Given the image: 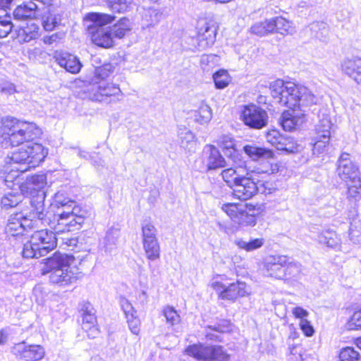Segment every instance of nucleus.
<instances>
[{
  "instance_id": "nucleus-25",
  "label": "nucleus",
  "mask_w": 361,
  "mask_h": 361,
  "mask_svg": "<svg viewBox=\"0 0 361 361\" xmlns=\"http://www.w3.org/2000/svg\"><path fill=\"white\" fill-rule=\"evenodd\" d=\"M163 13L159 10L149 8L145 9L142 15V27L143 29L157 25L162 19Z\"/></svg>"
},
{
  "instance_id": "nucleus-34",
  "label": "nucleus",
  "mask_w": 361,
  "mask_h": 361,
  "mask_svg": "<svg viewBox=\"0 0 361 361\" xmlns=\"http://www.w3.org/2000/svg\"><path fill=\"white\" fill-rule=\"evenodd\" d=\"M119 233V229L115 227H111L106 231L102 242L105 251H111L116 247Z\"/></svg>"
},
{
  "instance_id": "nucleus-1",
  "label": "nucleus",
  "mask_w": 361,
  "mask_h": 361,
  "mask_svg": "<svg viewBox=\"0 0 361 361\" xmlns=\"http://www.w3.org/2000/svg\"><path fill=\"white\" fill-rule=\"evenodd\" d=\"M271 96L281 105L290 109L284 111L280 123L286 131L300 127L307 120V114L302 106L316 104L318 98L307 87L290 81L278 79L270 83Z\"/></svg>"
},
{
  "instance_id": "nucleus-40",
  "label": "nucleus",
  "mask_w": 361,
  "mask_h": 361,
  "mask_svg": "<svg viewBox=\"0 0 361 361\" xmlns=\"http://www.w3.org/2000/svg\"><path fill=\"white\" fill-rule=\"evenodd\" d=\"M25 184L27 189L39 190L46 185V176L44 174H36L28 177Z\"/></svg>"
},
{
  "instance_id": "nucleus-20",
  "label": "nucleus",
  "mask_w": 361,
  "mask_h": 361,
  "mask_svg": "<svg viewBox=\"0 0 361 361\" xmlns=\"http://www.w3.org/2000/svg\"><path fill=\"white\" fill-rule=\"evenodd\" d=\"M82 328L90 338H95L99 334V329L96 326L97 318L94 308L90 303L84 305L82 307Z\"/></svg>"
},
{
  "instance_id": "nucleus-50",
  "label": "nucleus",
  "mask_w": 361,
  "mask_h": 361,
  "mask_svg": "<svg viewBox=\"0 0 361 361\" xmlns=\"http://www.w3.org/2000/svg\"><path fill=\"white\" fill-rule=\"evenodd\" d=\"M111 33H112V37H115L117 38H123L126 32L129 30L128 27L126 25L124 24L123 20L118 23L114 25L113 27H110Z\"/></svg>"
},
{
  "instance_id": "nucleus-62",
  "label": "nucleus",
  "mask_w": 361,
  "mask_h": 361,
  "mask_svg": "<svg viewBox=\"0 0 361 361\" xmlns=\"http://www.w3.org/2000/svg\"><path fill=\"white\" fill-rule=\"evenodd\" d=\"M292 313L295 317L299 318L300 320L307 319L306 317L309 315L308 312L300 307H294L292 310Z\"/></svg>"
},
{
  "instance_id": "nucleus-59",
  "label": "nucleus",
  "mask_w": 361,
  "mask_h": 361,
  "mask_svg": "<svg viewBox=\"0 0 361 361\" xmlns=\"http://www.w3.org/2000/svg\"><path fill=\"white\" fill-rule=\"evenodd\" d=\"M300 326L302 332L307 336H312L314 333L312 326L307 319L300 320Z\"/></svg>"
},
{
  "instance_id": "nucleus-56",
  "label": "nucleus",
  "mask_w": 361,
  "mask_h": 361,
  "mask_svg": "<svg viewBox=\"0 0 361 361\" xmlns=\"http://www.w3.org/2000/svg\"><path fill=\"white\" fill-rule=\"evenodd\" d=\"M208 329L219 333L229 332L231 331V324L228 320H222L216 325L209 326Z\"/></svg>"
},
{
  "instance_id": "nucleus-19",
  "label": "nucleus",
  "mask_w": 361,
  "mask_h": 361,
  "mask_svg": "<svg viewBox=\"0 0 361 361\" xmlns=\"http://www.w3.org/2000/svg\"><path fill=\"white\" fill-rule=\"evenodd\" d=\"M233 188L234 196L242 200L251 198L257 191L256 183L251 178L245 176Z\"/></svg>"
},
{
  "instance_id": "nucleus-63",
  "label": "nucleus",
  "mask_w": 361,
  "mask_h": 361,
  "mask_svg": "<svg viewBox=\"0 0 361 361\" xmlns=\"http://www.w3.org/2000/svg\"><path fill=\"white\" fill-rule=\"evenodd\" d=\"M290 353L295 356V361H300L302 360V353H301V349L300 346L298 345H293L289 348Z\"/></svg>"
},
{
  "instance_id": "nucleus-30",
  "label": "nucleus",
  "mask_w": 361,
  "mask_h": 361,
  "mask_svg": "<svg viewBox=\"0 0 361 361\" xmlns=\"http://www.w3.org/2000/svg\"><path fill=\"white\" fill-rule=\"evenodd\" d=\"M178 138L180 146L189 151L195 149L197 145V138L193 133L188 128H180Z\"/></svg>"
},
{
  "instance_id": "nucleus-43",
  "label": "nucleus",
  "mask_w": 361,
  "mask_h": 361,
  "mask_svg": "<svg viewBox=\"0 0 361 361\" xmlns=\"http://www.w3.org/2000/svg\"><path fill=\"white\" fill-rule=\"evenodd\" d=\"M109 8L117 13H124L132 5L133 0H106Z\"/></svg>"
},
{
  "instance_id": "nucleus-4",
  "label": "nucleus",
  "mask_w": 361,
  "mask_h": 361,
  "mask_svg": "<svg viewBox=\"0 0 361 361\" xmlns=\"http://www.w3.org/2000/svg\"><path fill=\"white\" fill-rule=\"evenodd\" d=\"M2 125L0 138L13 146L30 142L42 134L41 129L35 123L21 121L13 117L4 118Z\"/></svg>"
},
{
  "instance_id": "nucleus-17",
  "label": "nucleus",
  "mask_w": 361,
  "mask_h": 361,
  "mask_svg": "<svg viewBox=\"0 0 361 361\" xmlns=\"http://www.w3.org/2000/svg\"><path fill=\"white\" fill-rule=\"evenodd\" d=\"M341 72L351 78L357 84L361 83V59L352 56L345 57L340 64Z\"/></svg>"
},
{
  "instance_id": "nucleus-13",
  "label": "nucleus",
  "mask_w": 361,
  "mask_h": 361,
  "mask_svg": "<svg viewBox=\"0 0 361 361\" xmlns=\"http://www.w3.org/2000/svg\"><path fill=\"white\" fill-rule=\"evenodd\" d=\"M211 286L219 294L221 299L235 300L250 294V288L245 282L238 281L226 286L219 281L212 282Z\"/></svg>"
},
{
  "instance_id": "nucleus-23",
  "label": "nucleus",
  "mask_w": 361,
  "mask_h": 361,
  "mask_svg": "<svg viewBox=\"0 0 361 361\" xmlns=\"http://www.w3.org/2000/svg\"><path fill=\"white\" fill-rule=\"evenodd\" d=\"M318 123L315 126L317 135L319 138H330L333 123L326 109L320 110L318 114Z\"/></svg>"
},
{
  "instance_id": "nucleus-16",
  "label": "nucleus",
  "mask_w": 361,
  "mask_h": 361,
  "mask_svg": "<svg viewBox=\"0 0 361 361\" xmlns=\"http://www.w3.org/2000/svg\"><path fill=\"white\" fill-rule=\"evenodd\" d=\"M203 161L208 170L226 166V161L219 150L212 145H207L203 149Z\"/></svg>"
},
{
  "instance_id": "nucleus-41",
  "label": "nucleus",
  "mask_w": 361,
  "mask_h": 361,
  "mask_svg": "<svg viewBox=\"0 0 361 361\" xmlns=\"http://www.w3.org/2000/svg\"><path fill=\"white\" fill-rule=\"evenodd\" d=\"M23 195L20 193L9 192L1 199V204L4 209H8L16 207L22 202Z\"/></svg>"
},
{
  "instance_id": "nucleus-7",
  "label": "nucleus",
  "mask_w": 361,
  "mask_h": 361,
  "mask_svg": "<svg viewBox=\"0 0 361 361\" xmlns=\"http://www.w3.org/2000/svg\"><path fill=\"white\" fill-rule=\"evenodd\" d=\"M87 18L91 21L88 25V30L91 35V39L96 45L109 48L114 44L112 33L110 27H106L108 23L114 20V17L105 13H90Z\"/></svg>"
},
{
  "instance_id": "nucleus-44",
  "label": "nucleus",
  "mask_w": 361,
  "mask_h": 361,
  "mask_svg": "<svg viewBox=\"0 0 361 361\" xmlns=\"http://www.w3.org/2000/svg\"><path fill=\"white\" fill-rule=\"evenodd\" d=\"M215 86L218 89L225 88L231 82V78L226 71L221 70L213 75Z\"/></svg>"
},
{
  "instance_id": "nucleus-3",
  "label": "nucleus",
  "mask_w": 361,
  "mask_h": 361,
  "mask_svg": "<svg viewBox=\"0 0 361 361\" xmlns=\"http://www.w3.org/2000/svg\"><path fill=\"white\" fill-rule=\"evenodd\" d=\"M34 209L32 210L31 216L37 218L38 220L47 224L56 233L70 231L78 228L85 221L86 211L80 210L75 204L72 208L64 207L63 211H57L54 214L51 212L44 213V204L42 202L32 204Z\"/></svg>"
},
{
  "instance_id": "nucleus-2",
  "label": "nucleus",
  "mask_w": 361,
  "mask_h": 361,
  "mask_svg": "<svg viewBox=\"0 0 361 361\" xmlns=\"http://www.w3.org/2000/svg\"><path fill=\"white\" fill-rule=\"evenodd\" d=\"M42 274H48L52 284L63 288L75 283L83 276L77 267L75 258L72 255L61 252H55L44 259Z\"/></svg>"
},
{
  "instance_id": "nucleus-52",
  "label": "nucleus",
  "mask_w": 361,
  "mask_h": 361,
  "mask_svg": "<svg viewBox=\"0 0 361 361\" xmlns=\"http://www.w3.org/2000/svg\"><path fill=\"white\" fill-rule=\"evenodd\" d=\"M330 138H319L318 135L316 137V141L313 145L312 151L314 154H319L326 151L329 145Z\"/></svg>"
},
{
  "instance_id": "nucleus-53",
  "label": "nucleus",
  "mask_w": 361,
  "mask_h": 361,
  "mask_svg": "<svg viewBox=\"0 0 361 361\" xmlns=\"http://www.w3.org/2000/svg\"><path fill=\"white\" fill-rule=\"evenodd\" d=\"M301 265L298 262H289L285 267V276L288 275L292 277H297L301 272Z\"/></svg>"
},
{
  "instance_id": "nucleus-55",
  "label": "nucleus",
  "mask_w": 361,
  "mask_h": 361,
  "mask_svg": "<svg viewBox=\"0 0 361 361\" xmlns=\"http://www.w3.org/2000/svg\"><path fill=\"white\" fill-rule=\"evenodd\" d=\"M113 71V66L111 64H105L102 66L95 68L94 74L98 79H105Z\"/></svg>"
},
{
  "instance_id": "nucleus-54",
  "label": "nucleus",
  "mask_w": 361,
  "mask_h": 361,
  "mask_svg": "<svg viewBox=\"0 0 361 361\" xmlns=\"http://www.w3.org/2000/svg\"><path fill=\"white\" fill-rule=\"evenodd\" d=\"M302 147L295 144L293 139L286 137V141L283 142V146L279 150H284L290 153L298 152L301 150Z\"/></svg>"
},
{
  "instance_id": "nucleus-60",
  "label": "nucleus",
  "mask_w": 361,
  "mask_h": 361,
  "mask_svg": "<svg viewBox=\"0 0 361 361\" xmlns=\"http://www.w3.org/2000/svg\"><path fill=\"white\" fill-rule=\"evenodd\" d=\"M16 92V87L13 83L8 82H0V92L6 94H13Z\"/></svg>"
},
{
  "instance_id": "nucleus-22",
  "label": "nucleus",
  "mask_w": 361,
  "mask_h": 361,
  "mask_svg": "<svg viewBox=\"0 0 361 361\" xmlns=\"http://www.w3.org/2000/svg\"><path fill=\"white\" fill-rule=\"evenodd\" d=\"M55 58L58 64L71 73H78L82 68V63L79 59L69 53L63 52L57 54Z\"/></svg>"
},
{
  "instance_id": "nucleus-21",
  "label": "nucleus",
  "mask_w": 361,
  "mask_h": 361,
  "mask_svg": "<svg viewBox=\"0 0 361 361\" xmlns=\"http://www.w3.org/2000/svg\"><path fill=\"white\" fill-rule=\"evenodd\" d=\"M121 305L125 314L129 329L133 334L138 335L141 322L137 316L136 311L129 301L125 298L121 300Z\"/></svg>"
},
{
  "instance_id": "nucleus-33",
  "label": "nucleus",
  "mask_w": 361,
  "mask_h": 361,
  "mask_svg": "<svg viewBox=\"0 0 361 361\" xmlns=\"http://www.w3.org/2000/svg\"><path fill=\"white\" fill-rule=\"evenodd\" d=\"M243 149L244 152L254 160H257L261 158L269 159L273 157V152L269 149L257 147L253 145H246Z\"/></svg>"
},
{
  "instance_id": "nucleus-15",
  "label": "nucleus",
  "mask_w": 361,
  "mask_h": 361,
  "mask_svg": "<svg viewBox=\"0 0 361 361\" xmlns=\"http://www.w3.org/2000/svg\"><path fill=\"white\" fill-rule=\"evenodd\" d=\"M27 171V167L14 163L10 159L8 165L4 166L1 177L8 188H13L16 185H20V175Z\"/></svg>"
},
{
  "instance_id": "nucleus-58",
  "label": "nucleus",
  "mask_w": 361,
  "mask_h": 361,
  "mask_svg": "<svg viewBox=\"0 0 361 361\" xmlns=\"http://www.w3.org/2000/svg\"><path fill=\"white\" fill-rule=\"evenodd\" d=\"M328 207L331 208L330 214L334 215L337 211L343 208V204L341 201H338L336 197H331L329 200Z\"/></svg>"
},
{
  "instance_id": "nucleus-46",
  "label": "nucleus",
  "mask_w": 361,
  "mask_h": 361,
  "mask_svg": "<svg viewBox=\"0 0 361 361\" xmlns=\"http://www.w3.org/2000/svg\"><path fill=\"white\" fill-rule=\"evenodd\" d=\"M339 361H360V354L353 348L346 347L341 350Z\"/></svg>"
},
{
  "instance_id": "nucleus-51",
  "label": "nucleus",
  "mask_w": 361,
  "mask_h": 361,
  "mask_svg": "<svg viewBox=\"0 0 361 361\" xmlns=\"http://www.w3.org/2000/svg\"><path fill=\"white\" fill-rule=\"evenodd\" d=\"M346 326L348 330L361 329V309L359 311L354 312L348 320Z\"/></svg>"
},
{
  "instance_id": "nucleus-48",
  "label": "nucleus",
  "mask_w": 361,
  "mask_h": 361,
  "mask_svg": "<svg viewBox=\"0 0 361 361\" xmlns=\"http://www.w3.org/2000/svg\"><path fill=\"white\" fill-rule=\"evenodd\" d=\"M101 91L102 94H103V101L106 97L116 96L121 93L119 87L112 83L103 82V87L101 89Z\"/></svg>"
},
{
  "instance_id": "nucleus-8",
  "label": "nucleus",
  "mask_w": 361,
  "mask_h": 361,
  "mask_svg": "<svg viewBox=\"0 0 361 361\" xmlns=\"http://www.w3.org/2000/svg\"><path fill=\"white\" fill-rule=\"evenodd\" d=\"M47 154V149L42 145L32 143L23 146L12 152L9 159L14 163H18L24 167H27L28 171L43 161Z\"/></svg>"
},
{
  "instance_id": "nucleus-12",
  "label": "nucleus",
  "mask_w": 361,
  "mask_h": 361,
  "mask_svg": "<svg viewBox=\"0 0 361 361\" xmlns=\"http://www.w3.org/2000/svg\"><path fill=\"white\" fill-rule=\"evenodd\" d=\"M240 118L245 125L253 129L264 128L269 119L267 111L255 104L244 106Z\"/></svg>"
},
{
  "instance_id": "nucleus-47",
  "label": "nucleus",
  "mask_w": 361,
  "mask_h": 361,
  "mask_svg": "<svg viewBox=\"0 0 361 361\" xmlns=\"http://www.w3.org/2000/svg\"><path fill=\"white\" fill-rule=\"evenodd\" d=\"M163 314L166 319V322L171 326L178 324L180 317L176 310L171 306H167L163 310Z\"/></svg>"
},
{
  "instance_id": "nucleus-49",
  "label": "nucleus",
  "mask_w": 361,
  "mask_h": 361,
  "mask_svg": "<svg viewBox=\"0 0 361 361\" xmlns=\"http://www.w3.org/2000/svg\"><path fill=\"white\" fill-rule=\"evenodd\" d=\"M12 27L11 17L2 18L0 16V38L6 37L11 32Z\"/></svg>"
},
{
  "instance_id": "nucleus-14",
  "label": "nucleus",
  "mask_w": 361,
  "mask_h": 361,
  "mask_svg": "<svg viewBox=\"0 0 361 361\" xmlns=\"http://www.w3.org/2000/svg\"><path fill=\"white\" fill-rule=\"evenodd\" d=\"M12 353L25 361H39L45 355V350L40 345H27L25 342L15 344Z\"/></svg>"
},
{
  "instance_id": "nucleus-57",
  "label": "nucleus",
  "mask_w": 361,
  "mask_h": 361,
  "mask_svg": "<svg viewBox=\"0 0 361 361\" xmlns=\"http://www.w3.org/2000/svg\"><path fill=\"white\" fill-rule=\"evenodd\" d=\"M75 204L73 201H71L67 198H63L62 195H56L55 198V205L58 208V211H60L61 209L64 207H68V208H72L73 205Z\"/></svg>"
},
{
  "instance_id": "nucleus-61",
  "label": "nucleus",
  "mask_w": 361,
  "mask_h": 361,
  "mask_svg": "<svg viewBox=\"0 0 361 361\" xmlns=\"http://www.w3.org/2000/svg\"><path fill=\"white\" fill-rule=\"evenodd\" d=\"M20 223H22V228H23L24 232L27 229L33 228L36 221L33 220L32 219L27 218L23 214V216L20 218Z\"/></svg>"
},
{
  "instance_id": "nucleus-31",
  "label": "nucleus",
  "mask_w": 361,
  "mask_h": 361,
  "mask_svg": "<svg viewBox=\"0 0 361 361\" xmlns=\"http://www.w3.org/2000/svg\"><path fill=\"white\" fill-rule=\"evenodd\" d=\"M23 214H16L14 216H11L8 224L5 227V232L8 236H18L23 233L22 228V223H20V218Z\"/></svg>"
},
{
  "instance_id": "nucleus-5",
  "label": "nucleus",
  "mask_w": 361,
  "mask_h": 361,
  "mask_svg": "<svg viewBox=\"0 0 361 361\" xmlns=\"http://www.w3.org/2000/svg\"><path fill=\"white\" fill-rule=\"evenodd\" d=\"M57 245L54 232L48 229L35 231L30 240L24 244L22 255L24 258H39L48 254Z\"/></svg>"
},
{
  "instance_id": "nucleus-45",
  "label": "nucleus",
  "mask_w": 361,
  "mask_h": 361,
  "mask_svg": "<svg viewBox=\"0 0 361 361\" xmlns=\"http://www.w3.org/2000/svg\"><path fill=\"white\" fill-rule=\"evenodd\" d=\"M157 239V228L149 221H145L142 225V242Z\"/></svg>"
},
{
  "instance_id": "nucleus-24",
  "label": "nucleus",
  "mask_w": 361,
  "mask_h": 361,
  "mask_svg": "<svg viewBox=\"0 0 361 361\" xmlns=\"http://www.w3.org/2000/svg\"><path fill=\"white\" fill-rule=\"evenodd\" d=\"M216 142L227 157L236 161L238 152L236 149L235 140L232 136L230 135H222L218 138Z\"/></svg>"
},
{
  "instance_id": "nucleus-64",
  "label": "nucleus",
  "mask_w": 361,
  "mask_h": 361,
  "mask_svg": "<svg viewBox=\"0 0 361 361\" xmlns=\"http://www.w3.org/2000/svg\"><path fill=\"white\" fill-rule=\"evenodd\" d=\"M217 226L220 231L224 232L228 235H231L234 232L233 228L231 226L227 225L224 222L218 221Z\"/></svg>"
},
{
  "instance_id": "nucleus-37",
  "label": "nucleus",
  "mask_w": 361,
  "mask_h": 361,
  "mask_svg": "<svg viewBox=\"0 0 361 361\" xmlns=\"http://www.w3.org/2000/svg\"><path fill=\"white\" fill-rule=\"evenodd\" d=\"M239 169L228 168L221 172L222 178L228 185L233 188L243 177L239 173Z\"/></svg>"
},
{
  "instance_id": "nucleus-9",
  "label": "nucleus",
  "mask_w": 361,
  "mask_h": 361,
  "mask_svg": "<svg viewBox=\"0 0 361 361\" xmlns=\"http://www.w3.org/2000/svg\"><path fill=\"white\" fill-rule=\"evenodd\" d=\"M186 355L197 361H230L231 355L220 345L197 343L189 345L185 350Z\"/></svg>"
},
{
  "instance_id": "nucleus-35",
  "label": "nucleus",
  "mask_w": 361,
  "mask_h": 361,
  "mask_svg": "<svg viewBox=\"0 0 361 361\" xmlns=\"http://www.w3.org/2000/svg\"><path fill=\"white\" fill-rule=\"evenodd\" d=\"M264 243V239L262 238L251 239L248 241L243 239L238 238L235 240V244L240 248L251 252L262 247Z\"/></svg>"
},
{
  "instance_id": "nucleus-6",
  "label": "nucleus",
  "mask_w": 361,
  "mask_h": 361,
  "mask_svg": "<svg viewBox=\"0 0 361 361\" xmlns=\"http://www.w3.org/2000/svg\"><path fill=\"white\" fill-rule=\"evenodd\" d=\"M337 173L345 182L348 188L347 197L357 200L361 193V178L357 166L352 162L350 154L342 153L338 161Z\"/></svg>"
},
{
  "instance_id": "nucleus-38",
  "label": "nucleus",
  "mask_w": 361,
  "mask_h": 361,
  "mask_svg": "<svg viewBox=\"0 0 361 361\" xmlns=\"http://www.w3.org/2000/svg\"><path fill=\"white\" fill-rule=\"evenodd\" d=\"M61 22V16L59 13L49 12L47 16L42 18V26L47 31L53 30Z\"/></svg>"
},
{
  "instance_id": "nucleus-29",
  "label": "nucleus",
  "mask_w": 361,
  "mask_h": 361,
  "mask_svg": "<svg viewBox=\"0 0 361 361\" xmlns=\"http://www.w3.org/2000/svg\"><path fill=\"white\" fill-rule=\"evenodd\" d=\"M102 87L103 82L99 85H90L81 92H79L78 95L82 99H88L92 101L102 102L103 101V94L101 91Z\"/></svg>"
},
{
  "instance_id": "nucleus-39",
  "label": "nucleus",
  "mask_w": 361,
  "mask_h": 361,
  "mask_svg": "<svg viewBox=\"0 0 361 361\" xmlns=\"http://www.w3.org/2000/svg\"><path fill=\"white\" fill-rule=\"evenodd\" d=\"M250 32L252 34L261 37L272 33V25L270 23L269 19L255 23L250 28Z\"/></svg>"
},
{
  "instance_id": "nucleus-11",
  "label": "nucleus",
  "mask_w": 361,
  "mask_h": 361,
  "mask_svg": "<svg viewBox=\"0 0 361 361\" xmlns=\"http://www.w3.org/2000/svg\"><path fill=\"white\" fill-rule=\"evenodd\" d=\"M197 46L199 50L211 47L215 42L217 23L212 18L201 19L197 22Z\"/></svg>"
},
{
  "instance_id": "nucleus-27",
  "label": "nucleus",
  "mask_w": 361,
  "mask_h": 361,
  "mask_svg": "<svg viewBox=\"0 0 361 361\" xmlns=\"http://www.w3.org/2000/svg\"><path fill=\"white\" fill-rule=\"evenodd\" d=\"M317 240L320 244L335 250H339L341 247L340 238L335 231L330 229L319 233Z\"/></svg>"
},
{
  "instance_id": "nucleus-32",
  "label": "nucleus",
  "mask_w": 361,
  "mask_h": 361,
  "mask_svg": "<svg viewBox=\"0 0 361 361\" xmlns=\"http://www.w3.org/2000/svg\"><path fill=\"white\" fill-rule=\"evenodd\" d=\"M142 247L146 257L154 261L160 257V245L158 239L142 241Z\"/></svg>"
},
{
  "instance_id": "nucleus-10",
  "label": "nucleus",
  "mask_w": 361,
  "mask_h": 361,
  "mask_svg": "<svg viewBox=\"0 0 361 361\" xmlns=\"http://www.w3.org/2000/svg\"><path fill=\"white\" fill-rule=\"evenodd\" d=\"M221 209L235 224L240 226H255L259 208L250 203H225Z\"/></svg>"
},
{
  "instance_id": "nucleus-28",
  "label": "nucleus",
  "mask_w": 361,
  "mask_h": 361,
  "mask_svg": "<svg viewBox=\"0 0 361 361\" xmlns=\"http://www.w3.org/2000/svg\"><path fill=\"white\" fill-rule=\"evenodd\" d=\"M36 9L37 5L34 2L24 3L16 7L13 11V17L18 20L32 18L35 16Z\"/></svg>"
},
{
  "instance_id": "nucleus-18",
  "label": "nucleus",
  "mask_w": 361,
  "mask_h": 361,
  "mask_svg": "<svg viewBox=\"0 0 361 361\" xmlns=\"http://www.w3.org/2000/svg\"><path fill=\"white\" fill-rule=\"evenodd\" d=\"M288 258L284 255L269 256L265 263L269 275L276 279H282L285 276V267Z\"/></svg>"
},
{
  "instance_id": "nucleus-36",
  "label": "nucleus",
  "mask_w": 361,
  "mask_h": 361,
  "mask_svg": "<svg viewBox=\"0 0 361 361\" xmlns=\"http://www.w3.org/2000/svg\"><path fill=\"white\" fill-rule=\"evenodd\" d=\"M195 121L203 125L208 123L212 118L211 108L206 104H202L194 112Z\"/></svg>"
},
{
  "instance_id": "nucleus-26",
  "label": "nucleus",
  "mask_w": 361,
  "mask_h": 361,
  "mask_svg": "<svg viewBox=\"0 0 361 361\" xmlns=\"http://www.w3.org/2000/svg\"><path fill=\"white\" fill-rule=\"evenodd\" d=\"M272 25V32H276L283 35H292L295 32L293 23L281 16H277L269 19Z\"/></svg>"
},
{
  "instance_id": "nucleus-42",
  "label": "nucleus",
  "mask_w": 361,
  "mask_h": 361,
  "mask_svg": "<svg viewBox=\"0 0 361 361\" xmlns=\"http://www.w3.org/2000/svg\"><path fill=\"white\" fill-rule=\"evenodd\" d=\"M266 139L268 142L274 146L277 149L281 148L283 142L286 141V137L282 135L277 130H269L266 134Z\"/></svg>"
}]
</instances>
